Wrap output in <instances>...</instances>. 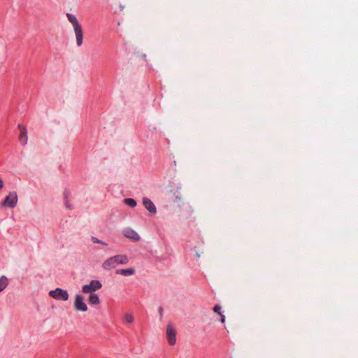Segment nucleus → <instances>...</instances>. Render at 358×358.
I'll use <instances>...</instances> for the list:
<instances>
[{"instance_id":"5","label":"nucleus","mask_w":358,"mask_h":358,"mask_svg":"<svg viewBox=\"0 0 358 358\" xmlns=\"http://www.w3.org/2000/svg\"><path fill=\"white\" fill-rule=\"evenodd\" d=\"M49 296L57 301H67L69 298V292L66 289L62 288H56L55 289L50 290L48 293Z\"/></svg>"},{"instance_id":"14","label":"nucleus","mask_w":358,"mask_h":358,"mask_svg":"<svg viewBox=\"0 0 358 358\" xmlns=\"http://www.w3.org/2000/svg\"><path fill=\"white\" fill-rule=\"evenodd\" d=\"M91 241L93 243H96V244H101L103 246H108V244L101 240H99L95 236H92L91 237Z\"/></svg>"},{"instance_id":"6","label":"nucleus","mask_w":358,"mask_h":358,"mask_svg":"<svg viewBox=\"0 0 358 358\" xmlns=\"http://www.w3.org/2000/svg\"><path fill=\"white\" fill-rule=\"evenodd\" d=\"M18 198L16 192H10L8 195L5 198L3 202H1V206L6 208H13L17 203Z\"/></svg>"},{"instance_id":"16","label":"nucleus","mask_w":358,"mask_h":358,"mask_svg":"<svg viewBox=\"0 0 358 358\" xmlns=\"http://www.w3.org/2000/svg\"><path fill=\"white\" fill-rule=\"evenodd\" d=\"M1 291H2L3 289H5L7 287V285L8 284V280L6 277L1 276Z\"/></svg>"},{"instance_id":"2","label":"nucleus","mask_w":358,"mask_h":358,"mask_svg":"<svg viewBox=\"0 0 358 358\" xmlns=\"http://www.w3.org/2000/svg\"><path fill=\"white\" fill-rule=\"evenodd\" d=\"M66 17L73 27L76 38V44L78 46H80L83 43V33L81 26L79 24L77 17L71 13H67Z\"/></svg>"},{"instance_id":"4","label":"nucleus","mask_w":358,"mask_h":358,"mask_svg":"<svg viewBox=\"0 0 358 358\" xmlns=\"http://www.w3.org/2000/svg\"><path fill=\"white\" fill-rule=\"evenodd\" d=\"M102 287L101 282L98 280H92L88 284H85L82 287V292L84 294H89L95 293L97 290Z\"/></svg>"},{"instance_id":"17","label":"nucleus","mask_w":358,"mask_h":358,"mask_svg":"<svg viewBox=\"0 0 358 358\" xmlns=\"http://www.w3.org/2000/svg\"><path fill=\"white\" fill-rule=\"evenodd\" d=\"M213 310L217 313L218 315H222V313H221V307L218 305H216L214 308H213Z\"/></svg>"},{"instance_id":"15","label":"nucleus","mask_w":358,"mask_h":358,"mask_svg":"<svg viewBox=\"0 0 358 358\" xmlns=\"http://www.w3.org/2000/svg\"><path fill=\"white\" fill-rule=\"evenodd\" d=\"M124 321L128 324H131L134 322V317L131 314L127 313L124 315Z\"/></svg>"},{"instance_id":"13","label":"nucleus","mask_w":358,"mask_h":358,"mask_svg":"<svg viewBox=\"0 0 358 358\" xmlns=\"http://www.w3.org/2000/svg\"><path fill=\"white\" fill-rule=\"evenodd\" d=\"M124 203L127 204V206L131 207V208H134L135 206H136V201L133 199H131V198H127V199H124Z\"/></svg>"},{"instance_id":"8","label":"nucleus","mask_w":358,"mask_h":358,"mask_svg":"<svg viewBox=\"0 0 358 358\" xmlns=\"http://www.w3.org/2000/svg\"><path fill=\"white\" fill-rule=\"evenodd\" d=\"M123 235L126 238H127L133 241H138L140 240V236L138 234V233L136 232L134 230H133L131 228L124 229L123 231Z\"/></svg>"},{"instance_id":"18","label":"nucleus","mask_w":358,"mask_h":358,"mask_svg":"<svg viewBox=\"0 0 358 358\" xmlns=\"http://www.w3.org/2000/svg\"><path fill=\"white\" fill-rule=\"evenodd\" d=\"M158 311H159V313L160 314V315L162 316V315H163V308L162 307H159L158 308Z\"/></svg>"},{"instance_id":"9","label":"nucleus","mask_w":358,"mask_h":358,"mask_svg":"<svg viewBox=\"0 0 358 358\" xmlns=\"http://www.w3.org/2000/svg\"><path fill=\"white\" fill-rule=\"evenodd\" d=\"M18 127H19L20 131V137H19L20 142L22 145H24L27 144V141H28L27 129H26V127L23 125L20 124Z\"/></svg>"},{"instance_id":"12","label":"nucleus","mask_w":358,"mask_h":358,"mask_svg":"<svg viewBox=\"0 0 358 358\" xmlns=\"http://www.w3.org/2000/svg\"><path fill=\"white\" fill-rule=\"evenodd\" d=\"M116 273L125 276L133 275L135 273V269L133 268L119 269L116 271Z\"/></svg>"},{"instance_id":"20","label":"nucleus","mask_w":358,"mask_h":358,"mask_svg":"<svg viewBox=\"0 0 358 358\" xmlns=\"http://www.w3.org/2000/svg\"><path fill=\"white\" fill-rule=\"evenodd\" d=\"M196 255L197 257H200V254L199 253L196 252Z\"/></svg>"},{"instance_id":"11","label":"nucleus","mask_w":358,"mask_h":358,"mask_svg":"<svg viewBox=\"0 0 358 358\" xmlns=\"http://www.w3.org/2000/svg\"><path fill=\"white\" fill-rule=\"evenodd\" d=\"M87 301L92 306H97L101 303L99 296L96 293L89 294Z\"/></svg>"},{"instance_id":"7","label":"nucleus","mask_w":358,"mask_h":358,"mask_svg":"<svg viewBox=\"0 0 358 358\" xmlns=\"http://www.w3.org/2000/svg\"><path fill=\"white\" fill-rule=\"evenodd\" d=\"M166 338L169 345H173L176 343V331L172 325L169 324L166 327Z\"/></svg>"},{"instance_id":"10","label":"nucleus","mask_w":358,"mask_h":358,"mask_svg":"<svg viewBox=\"0 0 358 358\" xmlns=\"http://www.w3.org/2000/svg\"><path fill=\"white\" fill-rule=\"evenodd\" d=\"M143 203L145 208L152 215H155L157 212L156 208L153 202L148 198H144Z\"/></svg>"},{"instance_id":"19","label":"nucleus","mask_w":358,"mask_h":358,"mask_svg":"<svg viewBox=\"0 0 358 358\" xmlns=\"http://www.w3.org/2000/svg\"><path fill=\"white\" fill-rule=\"evenodd\" d=\"M220 316H221V322L222 323H224V322H225V317H224V315H223L222 314V315H220Z\"/></svg>"},{"instance_id":"3","label":"nucleus","mask_w":358,"mask_h":358,"mask_svg":"<svg viewBox=\"0 0 358 358\" xmlns=\"http://www.w3.org/2000/svg\"><path fill=\"white\" fill-rule=\"evenodd\" d=\"M73 307L75 311L85 313L88 310V307L85 301V297L80 294L74 296Z\"/></svg>"},{"instance_id":"1","label":"nucleus","mask_w":358,"mask_h":358,"mask_svg":"<svg viewBox=\"0 0 358 358\" xmlns=\"http://www.w3.org/2000/svg\"><path fill=\"white\" fill-rule=\"evenodd\" d=\"M129 262V259L127 255H117L106 259L102 264L103 269L109 271L115 268L117 265H124Z\"/></svg>"}]
</instances>
